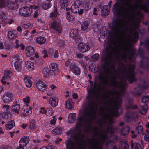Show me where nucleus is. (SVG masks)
Here are the masks:
<instances>
[{"label": "nucleus", "mask_w": 149, "mask_h": 149, "mask_svg": "<svg viewBox=\"0 0 149 149\" xmlns=\"http://www.w3.org/2000/svg\"><path fill=\"white\" fill-rule=\"evenodd\" d=\"M12 58V62L14 64L15 69L18 71H20L21 70V64L24 59L22 56L19 54L13 56Z\"/></svg>", "instance_id": "1"}, {"label": "nucleus", "mask_w": 149, "mask_h": 149, "mask_svg": "<svg viewBox=\"0 0 149 149\" xmlns=\"http://www.w3.org/2000/svg\"><path fill=\"white\" fill-rule=\"evenodd\" d=\"M54 94L53 92H47L46 93L47 96L49 97H48L49 104L52 107H56L58 105L59 99L57 97L52 96Z\"/></svg>", "instance_id": "2"}, {"label": "nucleus", "mask_w": 149, "mask_h": 149, "mask_svg": "<svg viewBox=\"0 0 149 149\" xmlns=\"http://www.w3.org/2000/svg\"><path fill=\"white\" fill-rule=\"evenodd\" d=\"M81 3L80 0H77L74 3L71 8L72 13L79 15L82 14L83 13V10L79 7Z\"/></svg>", "instance_id": "3"}, {"label": "nucleus", "mask_w": 149, "mask_h": 149, "mask_svg": "<svg viewBox=\"0 0 149 149\" xmlns=\"http://www.w3.org/2000/svg\"><path fill=\"white\" fill-rule=\"evenodd\" d=\"M82 141L80 140L77 141L76 143H74L70 140H66L65 144L68 149H77V147H81L82 146Z\"/></svg>", "instance_id": "4"}, {"label": "nucleus", "mask_w": 149, "mask_h": 149, "mask_svg": "<svg viewBox=\"0 0 149 149\" xmlns=\"http://www.w3.org/2000/svg\"><path fill=\"white\" fill-rule=\"evenodd\" d=\"M19 13L21 15L27 17L31 15L32 10L31 9L28 7H22L19 9Z\"/></svg>", "instance_id": "5"}, {"label": "nucleus", "mask_w": 149, "mask_h": 149, "mask_svg": "<svg viewBox=\"0 0 149 149\" xmlns=\"http://www.w3.org/2000/svg\"><path fill=\"white\" fill-rule=\"evenodd\" d=\"M36 86L39 91L42 92L44 91L47 88L46 83L41 80L38 81L36 82Z\"/></svg>", "instance_id": "6"}, {"label": "nucleus", "mask_w": 149, "mask_h": 149, "mask_svg": "<svg viewBox=\"0 0 149 149\" xmlns=\"http://www.w3.org/2000/svg\"><path fill=\"white\" fill-rule=\"evenodd\" d=\"M78 50L81 52H85L90 49L88 44L84 43H80L78 46Z\"/></svg>", "instance_id": "7"}, {"label": "nucleus", "mask_w": 149, "mask_h": 149, "mask_svg": "<svg viewBox=\"0 0 149 149\" xmlns=\"http://www.w3.org/2000/svg\"><path fill=\"white\" fill-rule=\"evenodd\" d=\"M50 26L59 33H60L61 31V26L60 25L59 23H57L56 20H53L52 21Z\"/></svg>", "instance_id": "8"}, {"label": "nucleus", "mask_w": 149, "mask_h": 149, "mask_svg": "<svg viewBox=\"0 0 149 149\" xmlns=\"http://www.w3.org/2000/svg\"><path fill=\"white\" fill-rule=\"evenodd\" d=\"M24 113L23 115L24 116H29L31 114L32 111L31 107L28 104L24 105L23 107Z\"/></svg>", "instance_id": "9"}, {"label": "nucleus", "mask_w": 149, "mask_h": 149, "mask_svg": "<svg viewBox=\"0 0 149 149\" xmlns=\"http://www.w3.org/2000/svg\"><path fill=\"white\" fill-rule=\"evenodd\" d=\"M13 99L12 94L10 93H5L3 97V101L5 103H9L11 102Z\"/></svg>", "instance_id": "10"}, {"label": "nucleus", "mask_w": 149, "mask_h": 149, "mask_svg": "<svg viewBox=\"0 0 149 149\" xmlns=\"http://www.w3.org/2000/svg\"><path fill=\"white\" fill-rule=\"evenodd\" d=\"M29 138L27 136H24L22 138L19 142V147H24L29 143Z\"/></svg>", "instance_id": "11"}, {"label": "nucleus", "mask_w": 149, "mask_h": 149, "mask_svg": "<svg viewBox=\"0 0 149 149\" xmlns=\"http://www.w3.org/2000/svg\"><path fill=\"white\" fill-rule=\"evenodd\" d=\"M70 68L71 71L74 74L78 75L80 73V70L79 68L75 64L72 63L70 65Z\"/></svg>", "instance_id": "12"}, {"label": "nucleus", "mask_w": 149, "mask_h": 149, "mask_svg": "<svg viewBox=\"0 0 149 149\" xmlns=\"http://www.w3.org/2000/svg\"><path fill=\"white\" fill-rule=\"evenodd\" d=\"M4 76L2 78V82L3 80L6 77L7 80H11L13 77V75L12 72L9 70H6L4 72Z\"/></svg>", "instance_id": "13"}, {"label": "nucleus", "mask_w": 149, "mask_h": 149, "mask_svg": "<svg viewBox=\"0 0 149 149\" xmlns=\"http://www.w3.org/2000/svg\"><path fill=\"white\" fill-rule=\"evenodd\" d=\"M48 69L46 68H44L42 70V72L44 74V76L46 78L49 79H52L54 78V76L52 75L51 73L48 72Z\"/></svg>", "instance_id": "14"}, {"label": "nucleus", "mask_w": 149, "mask_h": 149, "mask_svg": "<svg viewBox=\"0 0 149 149\" xmlns=\"http://www.w3.org/2000/svg\"><path fill=\"white\" fill-rule=\"evenodd\" d=\"M34 51L33 48L30 46L27 47L26 48V55L27 57L32 56L34 53Z\"/></svg>", "instance_id": "15"}, {"label": "nucleus", "mask_w": 149, "mask_h": 149, "mask_svg": "<svg viewBox=\"0 0 149 149\" xmlns=\"http://www.w3.org/2000/svg\"><path fill=\"white\" fill-rule=\"evenodd\" d=\"M70 35L72 38L76 39L78 36V30L76 29H72L70 32Z\"/></svg>", "instance_id": "16"}, {"label": "nucleus", "mask_w": 149, "mask_h": 149, "mask_svg": "<svg viewBox=\"0 0 149 149\" xmlns=\"http://www.w3.org/2000/svg\"><path fill=\"white\" fill-rule=\"evenodd\" d=\"M65 107L67 109H71L74 106V103L71 99L68 100L65 103Z\"/></svg>", "instance_id": "17"}, {"label": "nucleus", "mask_w": 149, "mask_h": 149, "mask_svg": "<svg viewBox=\"0 0 149 149\" xmlns=\"http://www.w3.org/2000/svg\"><path fill=\"white\" fill-rule=\"evenodd\" d=\"M15 126V123L13 120H11L9 121L8 123L5 125V128L6 130H10L13 128Z\"/></svg>", "instance_id": "18"}, {"label": "nucleus", "mask_w": 149, "mask_h": 149, "mask_svg": "<svg viewBox=\"0 0 149 149\" xmlns=\"http://www.w3.org/2000/svg\"><path fill=\"white\" fill-rule=\"evenodd\" d=\"M34 40L38 43L40 44L44 43L46 41V38L44 37L41 36L35 38Z\"/></svg>", "instance_id": "19"}, {"label": "nucleus", "mask_w": 149, "mask_h": 149, "mask_svg": "<svg viewBox=\"0 0 149 149\" xmlns=\"http://www.w3.org/2000/svg\"><path fill=\"white\" fill-rule=\"evenodd\" d=\"M49 67L51 71L55 73L54 74H56V73L57 72L58 69L57 64L54 63H52L50 64Z\"/></svg>", "instance_id": "20"}, {"label": "nucleus", "mask_w": 149, "mask_h": 149, "mask_svg": "<svg viewBox=\"0 0 149 149\" xmlns=\"http://www.w3.org/2000/svg\"><path fill=\"white\" fill-rule=\"evenodd\" d=\"M26 68L29 70H33L34 69L33 63L30 61H27L25 63Z\"/></svg>", "instance_id": "21"}, {"label": "nucleus", "mask_w": 149, "mask_h": 149, "mask_svg": "<svg viewBox=\"0 0 149 149\" xmlns=\"http://www.w3.org/2000/svg\"><path fill=\"white\" fill-rule=\"evenodd\" d=\"M142 144L141 142L136 143L134 145H131V149H142Z\"/></svg>", "instance_id": "22"}, {"label": "nucleus", "mask_w": 149, "mask_h": 149, "mask_svg": "<svg viewBox=\"0 0 149 149\" xmlns=\"http://www.w3.org/2000/svg\"><path fill=\"white\" fill-rule=\"evenodd\" d=\"M21 25L24 28L26 29H31L33 26L32 24L29 22H23Z\"/></svg>", "instance_id": "23"}, {"label": "nucleus", "mask_w": 149, "mask_h": 149, "mask_svg": "<svg viewBox=\"0 0 149 149\" xmlns=\"http://www.w3.org/2000/svg\"><path fill=\"white\" fill-rule=\"evenodd\" d=\"M26 86L28 88L31 87L32 85L31 80L28 77H25L24 79Z\"/></svg>", "instance_id": "24"}, {"label": "nucleus", "mask_w": 149, "mask_h": 149, "mask_svg": "<svg viewBox=\"0 0 149 149\" xmlns=\"http://www.w3.org/2000/svg\"><path fill=\"white\" fill-rule=\"evenodd\" d=\"M51 2L47 1L43 3L42 5V7L45 10H47L49 8L51 7Z\"/></svg>", "instance_id": "25"}, {"label": "nucleus", "mask_w": 149, "mask_h": 149, "mask_svg": "<svg viewBox=\"0 0 149 149\" xmlns=\"http://www.w3.org/2000/svg\"><path fill=\"white\" fill-rule=\"evenodd\" d=\"M66 17L68 21L70 22H72L74 20V17L68 11L66 13Z\"/></svg>", "instance_id": "26"}, {"label": "nucleus", "mask_w": 149, "mask_h": 149, "mask_svg": "<svg viewBox=\"0 0 149 149\" xmlns=\"http://www.w3.org/2000/svg\"><path fill=\"white\" fill-rule=\"evenodd\" d=\"M119 146L120 149H129L127 143L124 141L120 142Z\"/></svg>", "instance_id": "27"}, {"label": "nucleus", "mask_w": 149, "mask_h": 149, "mask_svg": "<svg viewBox=\"0 0 149 149\" xmlns=\"http://www.w3.org/2000/svg\"><path fill=\"white\" fill-rule=\"evenodd\" d=\"M62 128L60 127H56L52 131V132L53 134H61L62 133Z\"/></svg>", "instance_id": "28"}, {"label": "nucleus", "mask_w": 149, "mask_h": 149, "mask_svg": "<svg viewBox=\"0 0 149 149\" xmlns=\"http://www.w3.org/2000/svg\"><path fill=\"white\" fill-rule=\"evenodd\" d=\"M124 25L122 21H119L117 24L116 26V30L119 31L122 30L123 27Z\"/></svg>", "instance_id": "29"}, {"label": "nucleus", "mask_w": 149, "mask_h": 149, "mask_svg": "<svg viewBox=\"0 0 149 149\" xmlns=\"http://www.w3.org/2000/svg\"><path fill=\"white\" fill-rule=\"evenodd\" d=\"M20 107L19 104H17L15 106H13L12 111L14 114H17L19 113V110L20 109Z\"/></svg>", "instance_id": "30"}, {"label": "nucleus", "mask_w": 149, "mask_h": 149, "mask_svg": "<svg viewBox=\"0 0 149 149\" xmlns=\"http://www.w3.org/2000/svg\"><path fill=\"white\" fill-rule=\"evenodd\" d=\"M89 25V23L88 22L84 21L81 25V30L83 31H85L87 29Z\"/></svg>", "instance_id": "31"}, {"label": "nucleus", "mask_w": 149, "mask_h": 149, "mask_svg": "<svg viewBox=\"0 0 149 149\" xmlns=\"http://www.w3.org/2000/svg\"><path fill=\"white\" fill-rule=\"evenodd\" d=\"M109 13V9L107 6H105L102 8L101 13L102 15H106L108 14Z\"/></svg>", "instance_id": "32"}, {"label": "nucleus", "mask_w": 149, "mask_h": 149, "mask_svg": "<svg viewBox=\"0 0 149 149\" xmlns=\"http://www.w3.org/2000/svg\"><path fill=\"white\" fill-rule=\"evenodd\" d=\"M148 108V105L147 104H145L143 106L141 107V110L140 111V113L142 114H145Z\"/></svg>", "instance_id": "33"}, {"label": "nucleus", "mask_w": 149, "mask_h": 149, "mask_svg": "<svg viewBox=\"0 0 149 149\" xmlns=\"http://www.w3.org/2000/svg\"><path fill=\"white\" fill-rule=\"evenodd\" d=\"M119 9L118 6V4L116 2L113 5V11L114 14H118L119 12Z\"/></svg>", "instance_id": "34"}, {"label": "nucleus", "mask_w": 149, "mask_h": 149, "mask_svg": "<svg viewBox=\"0 0 149 149\" xmlns=\"http://www.w3.org/2000/svg\"><path fill=\"white\" fill-rule=\"evenodd\" d=\"M134 67L130 71L129 74V78L131 79L132 80V81H130V83H132L133 81L135 80L134 78Z\"/></svg>", "instance_id": "35"}, {"label": "nucleus", "mask_w": 149, "mask_h": 149, "mask_svg": "<svg viewBox=\"0 0 149 149\" xmlns=\"http://www.w3.org/2000/svg\"><path fill=\"white\" fill-rule=\"evenodd\" d=\"M76 114L74 113H70L68 116V121L70 123H72L74 120Z\"/></svg>", "instance_id": "36"}, {"label": "nucleus", "mask_w": 149, "mask_h": 149, "mask_svg": "<svg viewBox=\"0 0 149 149\" xmlns=\"http://www.w3.org/2000/svg\"><path fill=\"white\" fill-rule=\"evenodd\" d=\"M68 0H60V6L62 8H64L67 6L68 4Z\"/></svg>", "instance_id": "37"}, {"label": "nucleus", "mask_w": 149, "mask_h": 149, "mask_svg": "<svg viewBox=\"0 0 149 149\" xmlns=\"http://www.w3.org/2000/svg\"><path fill=\"white\" fill-rule=\"evenodd\" d=\"M54 49L53 48H50L48 49L47 51H43L44 53H47L48 56L50 57L52 56H53V53L54 52Z\"/></svg>", "instance_id": "38"}, {"label": "nucleus", "mask_w": 149, "mask_h": 149, "mask_svg": "<svg viewBox=\"0 0 149 149\" xmlns=\"http://www.w3.org/2000/svg\"><path fill=\"white\" fill-rule=\"evenodd\" d=\"M53 109L50 107H48L46 110V114L48 116H51L53 114Z\"/></svg>", "instance_id": "39"}, {"label": "nucleus", "mask_w": 149, "mask_h": 149, "mask_svg": "<svg viewBox=\"0 0 149 149\" xmlns=\"http://www.w3.org/2000/svg\"><path fill=\"white\" fill-rule=\"evenodd\" d=\"M8 37L10 39H13L15 38L16 36L12 32L9 31L8 33Z\"/></svg>", "instance_id": "40"}, {"label": "nucleus", "mask_w": 149, "mask_h": 149, "mask_svg": "<svg viewBox=\"0 0 149 149\" xmlns=\"http://www.w3.org/2000/svg\"><path fill=\"white\" fill-rule=\"evenodd\" d=\"M129 132V128L128 127H125L122 131V134L123 135H125L128 134Z\"/></svg>", "instance_id": "41"}, {"label": "nucleus", "mask_w": 149, "mask_h": 149, "mask_svg": "<svg viewBox=\"0 0 149 149\" xmlns=\"http://www.w3.org/2000/svg\"><path fill=\"white\" fill-rule=\"evenodd\" d=\"M36 128V125L34 121L31 120L30 123L29 128L31 130H34Z\"/></svg>", "instance_id": "42"}, {"label": "nucleus", "mask_w": 149, "mask_h": 149, "mask_svg": "<svg viewBox=\"0 0 149 149\" xmlns=\"http://www.w3.org/2000/svg\"><path fill=\"white\" fill-rule=\"evenodd\" d=\"M143 130V127L141 126H139L137 127L136 129V131L138 134H141L142 133Z\"/></svg>", "instance_id": "43"}, {"label": "nucleus", "mask_w": 149, "mask_h": 149, "mask_svg": "<svg viewBox=\"0 0 149 149\" xmlns=\"http://www.w3.org/2000/svg\"><path fill=\"white\" fill-rule=\"evenodd\" d=\"M147 132H148L144 136V139L145 141L146 142H149V132L148 130H146Z\"/></svg>", "instance_id": "44"}, {"label": "nucleus", "mask_w": 149, "mask_h": 149, "mask_svg": "<svg viewBox=\"0 0 149 149\" xmlns=\"http://www.w3.org/2000/svg\"><path fill=\"white\" fill-rule=\"evenodd\" d=\"M149 100V96H146L142 97V102L143 103H146Z\"/></svg>", "instance_id": "45"}, {"label": "nucleus", "mask_w": 149, "mask_h": 149, "mask_svg": "<svg viewBox=\"0 0 149 149\" xmlns=\"http://www.w3.org/2000/svg\"><path fill=\"white\" fill-rule=\"evenodd\" d=\"M23 100L24 103L27 104L30 102V97L29 96H26L23 98Z\"/></svg>", "instance_id": "46"}, {"label": "nucleus", "mask_w": 149, "mask_h": 149, "mask_svg": "<svg viewBox=\"0 0 149 149\" xmlns=\"http://www.w3.org/2000/svg\"><path fill=\"white\" fill-rule=\"evenodd\" d=\"M99 57V54H96L93 55L91 58V60L92 61H95L97 60Z\"/></svg>", "instance_id": "47"}, {"label": "nucleus", "mask_w": 149, "mask_h": 149, "mask_svg": "<svg viewBox=\"0 0 149 149\" xmlns=\"http://www.w3.org/2000/svg\"><path fill=\"white\" fill-rule=\"evenodd\" d=\"M3 116L6 119H8L10 117L9 112H6L3 114Z\"/></svg>", "instance_id": "48"}, {"label": "nucleus", "mask_w": 149, "mask_h": 149, "mask_svg": "<svg viewBox=\"0 0 149 149\" xmlns=\"http://www.w3.org/2000/svg\"><path fill=\"white\" fill-rule=\"evenodd\" d=\"M1 16L0 17L2 19H6L8 18V15L6 14L3 13H1Z\"/></svg>", "instance_id": "49"}, {"label": "nucleus", "mask_w": 149, "mask_h": 149, "mask_svg": "<svg viewBox=\"0 0 149 149\" xmlns=\"http://www.w3.org/2000/svg\"><path fill=\"white\" fill-rule=\"evenodd\" d=\"M16 47L17 48H18L19 47H20L21 49L22 50H24L25 48L23 44H21L19 46L18 44L17 41H16Z\"/></svg>", "instance_id": "50"}, {"label": "nucleus", "mask_w": 149, "mask_h": 149, "mask_svg": "<svg viewBox=\"0 0 149 149\" xmlns=\"http://www.w3.org/2000/svg\"><path fill=\"white\" fill-rule=\"evenodd\" d=\"M56 119L54 117L50 121V125H55L56 123Z\"/></svg>", "instance_id": "51"}, {"label": "nucleus", "mask_w": 149, "mask_h": 149, "mask_svg": "<svg viewBox=\"0 0 149 149\" xmlns=\"http://www.w3.org/2000/svg\"><path fill=\"white\" fill-rule=\"evenodd\" d=\"M11 8L12 10H15L18 8V6L16 3H13L11 6Z\"/></svg>", "instance_id": "52"}, {"label": "nucleus", "mask_w": 149, "mask_h": 149, "mask_svg": "<svg viewBox=\"0 0 149 149\" xmlns=\"http://www.w3.org/2000/svg\"><path fill=\"white\" fill-rule=\"evenodd\" d=\"M53 55L54 56V57L55 58H56L58 57L59 54L58 51L54 49V53H53Z\"/></svg>", "instance_id": "53"}, {"label": "nucleus", "mask_w": 149, "mask_h": 149, "mask_svg": "<svg viewBox=\"0 0 149 149\" xmlns=\"http://www.w3.org/2000/svg\"><path fill=\"white\" fill-rule=\"evenodd\" d=\"M57 13L56 10L52 13L50 14V16L52 17H55L57 16Z\"/></svg>", "instance_id": "54"}, {"label": "nucleus", "mask_w": 149, "mask_h": 149, "mask_svg": "<svg viewBox=\"0 0 149 149\" xmlns=\"http://www.w3.org/2000/svg\"><path fill=\"white\" fill-rule=\"evenodd\" d=\"M121 104V100L120 98H119L118 99L116 100V105H119L120 106Z\"/></svg>", "instance_id": "55"}, {"label": "nucleus", "mask_w": 149, "mask_h": 149, "mask_svg": "<svg viewBox=\"0 0 149 149\" xmlns=\"http://www.w3.org/2000/svg\"><path fill=\"white\" fill-rule=\"evenodd\" d=\"M5 5V1L4 0H0V8H2Z\"/></svg>", "instance_id": "56"}, {"label": "nucleus", "mask_w": 149, "mask_h": 149, "mask_svg": "<svg viewBox=\"0 0 149 149\" xmlns=\"http://www.w3.org/2000/svg\"><path fill=\"white\" fill-rule=\"evenodd\" d=\"M57 88L56 86L54 84H51L49 86V88L52 90H53Z\"/></svg>", "instance_id": "57"}, {"label": "nucleus", "mask_w": 149, "mask_h": 149, "mask_svg": "<svg viewBox=\"0 0 149 149\" xmlns=\"http://www.w3.org/2000/svg\"><path fill=\"white\" fill-rule=\"evenodd\" d=\"M40 112L42 113H45L46 114V110L43 107L41 108Z\"/></svg>", "instance_id": "58"}, {"label": "nucleus", "mask_w": 149, "mask_h": 149, "mask_svg": "<svg viewBox=\"0 0 149 149\" xmlns=\"http://www.w3.org/2000/svg\"><path fill=\"white\" fill-rule=\"evenodd\" d=\"M12 45L10 44L7 45H6L5 47V48L8 50L11 49L12 48Z\"/></svg>", "instance_id": "59"}, {"label": "nucleus", "mask_w": 149, "mask_h": 149, "mask_svg": "<svg viewBox=\"0 0 149 149\" xmlns=\"http://www.w3.org/2000/svg\"><path fill=\"white\" fill-rule=\"evenodd\" d=\"M38 15V12L37 10H36L35 11L33 15V17L35 18H36Z\"/></svg>", "instance_id": "60"}, {"label": "nucleus", "mask_w": 149, "mask_h": 149, "mask_svg": "<svg viewBox=\"0 0 149 149\" xmlns=\"http://www.w3.org/2000/svg\"><path fill=\"white\" fill-rule=\"evenodd\" d=\"M83 56L82 54H81L78 53L76 54L77 58H82Z\"/></svg>", "instance_id": "61"}, {"label": "nucleus", "mask_w": 149, "mask_h": 149, "mask_svg": "<svg viewBox=\"0 0 149 149\" xmlns=\"http://www.w3.org/2000/svg\"><path fill=\"white\" fill-rule=\"evenodd\" d=\"M70 61L69 60H68L66 61L65 63V65L66 67H68L70 66Z\"/></svg>", "instance_id": "62"}, {"label": "nucleus", "mask_w": 149, "mask_h": 149, "mask_svg": "<svg viewBox=\"0 0 149 149\" xmlns=\"http://www.w3.org/2000/svg\"><path fill=\"white\" fill-rule=\"evenodd\" d=\"M3 107L6 109V111H8L9 109V106L8 105H5L3 106Z\"/></svg>", "instance_id": "63"}, {"label": "nucleus", "mask_w": 149, "mask_h": 149, "mask_svg": "<svg viewBox=\"0 0 149 149\" xmlns=\"http://www.w3.org/2000/svg\"><path fill=\"white\" fill-rule=\"evenodd\" d=\"M47 148V149H56V148L52 146H48Z\"/></svg>", "instance_id": "64"}]
</instances>
